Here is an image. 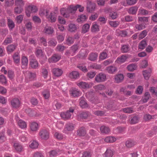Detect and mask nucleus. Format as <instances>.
I'll return each mask as SVG.
<instances>
[{
  "instance_id": "nucleus-12",
  "label": "nucleus",
  "mask_w": 157,
  "mask_h": 157,
  "mask_svg": "<svg viewBox=\"0 0 157 157\" xmlns=\"http://www.w3.org/2000/svg\"><path fill=\"white\" fill-rule=\"evenodd\" d=\"M151 70L150 68L143 71V75L144 78L146 80H147L149 79L151 75Z\"/></svg>"
},
{
  "instance_id": "nucleus-50",
  "label": "nucleus",
  "mask_w": 157,
  "mask_h": 157,
  "mask_svg": "<svg viewBox=\"0 0 157 157\" xmlns=\"http://www.w3.org/2000/svg\"><path fill=\"white\" fill-rule=\"evenodd\" d=\"M79 105L83 109L86 108L88 107V105L84 100H81L80 101Z\"/></svg>"
},
{
  "instance_id": "nucleus-23",
  "label": "nucleus",
  "mask_w": 157,
  "mask_h": 157,
  "mask_svg": "<svg viewBox=\"0 0 157 157\" xmlns=\"http://www.w3.org/2000/svg\"><path fill=\"white\" fill-rule=\"evenodd\" d=\"M90 113L88 111L83 112L80 113L79 116L82 119H86L90 116Z\"/></svg>"
},
{
  "instance_id": "nucleus-37",
  "label": "nucleus",
  "mask_w": 157,
  "mask_h": 157,
  "mask_svg": "<svg viewBox=\"0 0 157 157\" xmlns=\"http://www.w3.org/2000/svg\"><path fill=\"white\" fill-rule=\"evenodd\" d=\"M127 57L124 55H122L120 57H118L117 60L120 63H122L124 62L126 60Z\"/></svg>"
},
{
  "instance_id": "nucleus-51",
  "label": "nucleus",
  "mask_w": 157,
  "mask_h": 157,
  "mask_svg": "<svg viewBox=\"0 0 157 157\" xmlns=\"http://www.w3.org/2000/svg\"><path fill=\"white\" fill-rule=\"evenodd\" d=\"M35 54L36 57L39 59L43 56L42 51L41 49H37L35 52Z\"/></svg>"
},
{
  "instance_id": "nucleus-34",
  "label": "nucleus",
  "mask_w": 157,
  "mask_h": 157,
  "mask_svg": "<svg viewBox=\"0 0 157 157\" xmlns=\"http://www.w3.org/2000/svg\"><path fill=\"white\" fill-rule=\"evenodd\" d=\"M105 157H112L113 155V152L112 150L110 149H107L104 153Z\"/></svg>"
},
{
  "instance_id": "nucleus-54",
  "label": "nucleus",
  "mask_w": 157,
  "mask_h": 157,
  "mask_svg": "<svg viewBox=\"0 0 157 157\" xmlns=\"http://www.w3.org/2000/svg\"><path fill=\"white\" fill-rule=\"evenodd\" d=\"M144 98H143V101L144 103L147 102L150 96V94L148 92H146L144 94Z\"/></svg>"
},
{
  "instance_id": "nucleus-41",
  "label": "nucleus",
  "mask_w": 157,
  "mask_h": 157,
  "mask_svg": "<svg viewBox=\"0 0 157 157\" xmlns=\"http://www.w3.org/2000/svg\"><path fill=\"white\" fill-rule=\"evenodd\" d=\"M28 60L27 58L25 56H22L21 59V63L23 66H27Z\"/></svg>"
},
{
  "instance_id": "nucleus-39",
  "label": "nucleus",
  "mask_w": 157,
  "mask_h": 157,
  "mask_svg": "<svg viewBox=\"0 0 157 157\" xmlns=\"http://www.w3.org/2000/svg\"><path fill=\"white\" fill-rule=\"evenodd\" d=\"M90 27V26L89 24H85L82 27V33H85L89 31Z\"/></svg>"
},
{
  "instance_id": "nucleus-36",
  "label": "nucleus",
  "mask_w": 157,
  "mask_h": 157,
  "mask_svg": "<svg viewBox=\"0 0 157 157\" xmlns=\"http://www.w3.org/2000/svg\"><path fill=\"white\" fill-rule=\"evenodd\" d=\"M115 79L116 82L117 83H119L123 79V75L121 74H118L116 76Z\"/></svg>"
},
{
  "instance_id": "nucleus-35",
  "label": "nucleus",
  "mask_w": 157,
  "mask_h": 157,
  "mask_svg": "<svg viewBox=\"0 0 157 157\" xmlns=\"http://www.w3.org/2000/svg\"><path fill=\"white\" fill-rule=\"evenodd\" d=\"M18 124L20 128L24 129L26 127L27 124L26 122L22 120H19L18 121Z\"/></svg>"
},
{
  "instance_id": "nucleus-49",
  "label": "nucleus",
  "mask_w": 157,
  "mask_h": 157,
  "mask_svg": "<svg viewBox=\"0 0 157 157\" xmlns=\"http://www.w3.org/2000/svg\"><path fill=\"white\" fill-rule=\"evenodd\" d=\"M130 119L131 123L132 124H136L139 121V118L137 116L131 117Z\"/></svg>"
},
{
  "instance_id": "nucleus-19",
  "label": "nucleus",
  "mask_w": 157,
  "mask_h": 157,
  "mask_svg": "<svg viewBox=\"0 0 157 157\" xmlns=\"http://www.w3.org/2000/svg\"><path fill=\"white\" fill-rule=\"evenodd\" d=\"M61 116L64 120H67L71 118V114L68 112H66L61 113Z\"/></svg>"
},
{
  "instance_id": "nucleus-64",
  "label": "nucleus",
  "mask_w": 157,
  "mask_h": 157,
  "mask_svg": "<svg viewBox=\"0 0 157 157\" xmlns=\"http://www.w3.org/2000/svg\"><path fill=\"white\" fill-rule=\"evenodd\" d=\"M50 157H55L57 155V152L55 150H52L50 151L49 152Z\"/></svg>"
},
{
  "instance_id": "nucleus-28",
  "label": "nucleus",
  "mask_w": 157,
  "mask_h": 157,
  "mask_svg": "<svg viewBox=\"0 0 157 157\" xmlns=\"http://www.w3.org/2000/svg\"><path fill=\"white\" fill-rule=\"evenodd\" d=\"M101 132L102 133L107 134L110 132L109 128L105 126H102L100 127Z\"/></svg>"
},
{
  "instance_id": "nucleus-24",
  "label": "nucleus",
  "mask_w": 157,
  "mask_h": 157,
  "mask_svg": "<svg viewBox=\"0 0 157 157\" xmlns=\"http://www.w3.org/2000/svg\"><path fill=\"white\" fill-rule=\"evenodd\" d=\"M42 94L43 97L45 99H48L50 97V92L49 90L45 89L42 92Z\"/></svg>"
},
{
  "instance_id": "nucleus-17",
  "label": "nucleus",
  "mask_w": 157,
  "mask_h": 157,
  "mask_svg": "<svg viewBox=\"0 0 157 157\" xmlns=\"http://www.w3.org/2000/svg\"><path fill=\"white\" fill-rule=\"evenodd\" d=\"M130 50V47L128 44L122 45L121 48V52L123 53H127Z\"/></svg>"
},
{
  "instance_id": "nucleus-42",
  "label": "nucleus",
  "mask_w": 157,
  "mask_h": 157,
  "mask_svg": "<svg viewBox=\"0 0 157 157\" xmlns=\"http://www.w3.org/2000/svg\"><path fill=\"white\" fill-rule=\"evenodd\" d=\"M86 98L89 100L92 101L94 98V93L92 91H89L86 93Z\"/></svg>"
},
{
  "instance_id": "nucleus-21",
  "label": "nucleus",
  "mask_w": 157,
  "mask_h": 157,
  "mask_svg": "<svg viewBox=\"0 0 157 157\" xmlns=\"http://www.w3.org/2000/svg\"><path fill=\"white\" fill-rule=\"evenodd\" d=\"M16 45L15 44H11L8 45L7 47V52L10 54L13 52L16 48Z\"/></svg>"
},
{
  "instance_id": "nucleus-16",
  "label": "nucleus",
  "mask_w": 157,
  "mask_h": 157,
  "mask_svg": "<svg viewBox=\"0 0 157 157\" xmlns=\"http://www.w3.org/2000/svg\"><path fill=\"white\" fill-rule=\"evenodd\" d=\"M48 11H46V14L45 16L46 17L50 19L51 20L52 22H54L56 21V17L55 14H53L52 15V13H51L50 15H48Z\"/></svg>"
},
{
  "instance_id": "nucleus-56",
  "label": "nucleus",
  "mask_w": 157,
  "mask_h": 157,
  "mask_svg": "<svg viewBox=\"0 0 157 157\" xmlns=\"http://www.w3.org/2000/svg\"><path fill=\"white\" fill-rule=\"evenodd\" d=\"M90 69H94L96 70L100 69L101 68V65H98L96 63H93L91 64L89 66Z\"/></svg>"
},
{
  "instance_id": "nucleus-2",
  "label": "nucleus",
  "mask_w": 157,
  "mask_h": 157,
  "mask_svg": "<svg viewBox=\"0 0 157 157\" xmlns=\"http://www.w3.org/2000/svg\"><path fill=\"white\" fill-rule=\"evenodd\" d=\"M38 135L41 139L48 140L49 138V131L48 129L46 128H41L39 131Z\"/></svg>"
},
{
  "instance_id": "nucleus-61",
  "label": "nucleus",
  "mask_w": 157,
  "mask_h": 157,
  "mask_svg": "<svg viewBox=\"0 0 157 157\" xmlns=\"http://www.w3.org/2000/svg\"><path fill=\"white\" fill-rule=\"evenodd\" d=\"M79 46L78 44H75L71 47V49L75 54L78 49Z\"/></svg>"
},
{
  "instance_id": "nucleus-45",
  "label": "nucleus",
  "mask_w": 157,
  "mask_h": 157,
  "mask_svg": "<svg viewBox=\"0 0 157 157\" xmlns=\"http://www.w3.org/2000/svg\"><path fill=\"white\" fill-rule=\"evenodd\" d=\"M91 30L93 32L99 31V26L96 23L93 24L91 27Z\"/></svg>"
},
{
  "instance_id": "nucleus-27",
  "label": "nucleus",
  "mask_w": 157,
  "mask_h": 157,
  "mask_svg": "<svg viewBox=\"0 0 157 157\" xmlns=\"http://www.w3.org/2000/svg\"><path fill=\"white\" fill-rule=\"evenodd\" d=\"M147 45V42L145 40H142L139 43L138 48L141 50H143L145 48Z\"/></svg>"
},
{
  "instance_id": "nucleus-25",
  "label": "nucleus",
  "mask_w": 157,
  "mask_h": 157,
  "mask_svg": "<svg viewBox=\"0 0 157 157\" xmlns=\"http://www.w3.org/2000/svg\"><path fill=\"white\" fill-rule=\"evenodd\" d=\"M106 70L109 73L113 74L117 71V68L115 66H111L107 67Z\"/></svg>"
},
{
  "instance_id": "nucleus-62",
  "label": "nucleus",
  "mask_w": 157,
  "mask_h": 157,
  "mask_svg": "<svg viewBox=\"0 0 157 157\" xmlns=\"http://www.w3.org/2000/svg\"><path fill=\"white\" fill-rule=\"evenodd\" d=\"M23 16L22 15H20L16 17V19L17 23L20 24L21 23L23 19Z\"/></svg>"
},
{
  "instance_id": "nucleus-15",
  "label": "nucleus",
  "mask_w": 157,
  "mask_h": 157,
  "mask_svg": "<svg viewBox=\"0 0 157 157\" xmlns=\"http://www.w3.org/2000/svg\"><path fill=\"white\" fill-rule=\"evenodd\" d=\"M14 62L17 64H19L20 60V56L17 52L15 53L13 56Z\"/></svg>"
},
{
  "instance_id": "nucleus-10",
  "label": "nucleus",
  "mask_w": 157,
  "mask_h": 157,
  "mask_svg": "<svg viewBox=\"0 0 157 157\" xmlns=\"http://www.w3.org/2000/svg\"><path fill=\"white\" fill-rule=\"evenodd\" d=\"M69 77L71 78L77 79L80 77V74L77 71H73L69 73Z\"/></svg>"
},
{
  "instance_id": "nucleus-31",
  "label": "nucleus",
  "mask_w": 157,
  "mask_h": 157,
  "mask_svg": "<svg viewBox=\"0 0 157 157\" xmlns=\"http://www.w3.org/2000/svg\"><path fill=\"white\" fill-rule=\"evenodd\" d=\"M31 130L33 131H37L38 128V124L36 122H32L30 125Z\"/></svg>"
},
{
  "instance_id": "nucleus-29",
  "label": "nucleus",
  "mask_w": 157,
  "mask_h": 157,
  "mask_svg": "<svg viewBox=\"0 0 157 157\" xmlns=\"http://www.w3.org/2000/svg\"><path fill=\"white\" fill-rule=\"evenodd\" d=\"M135 142L133 140H129L126 142V146L128 148H130L133 146L135 144Z\"/></svg>"
},
{
  "instance_id": "nucleus-58",
  "label": "nucleus",
  "mask_w": 157,
  "mask_h": 157,
  "mask_svg": "<svg viewBox=\"0 0 157 157\" xmlns=\"http://www.w3.org/2000/svg\"><path fill=\"white\" fill-rule=\"evenodd\" d=\"M48 44L49 46L54 47L56 45L57 42L54 39H52L48 42Z\"/></svg>"
},
{
  "instance_id": "nucleus-14",
  "label": "nucleus",
  "mask_w": 157,
  "mask_h": 157,
  "mask_svg": "<svg viewBox=\"0 0 157 157\" xmlns=\"http://www.w3.org/2000/svg\"><path fill=\"white\" fill-rule=\"evenodd\" d=\"M52 72L54 75L57 77L60 76L63 73L61 69L58 68H54L52 70Z\"/></svg>"
},
{
  "instance_id": "nucleus-26",
  "label": "nucleus",
  "mask_w": 157,
  "mask_h": 157,
  "mask_svg": "<svg viewBox=\"0 0 157 157\" xmlns=\"http://www.w3.org/2000/svg\"><path fill=\"white\" fill-rule=\"evenodd\" d=\"M138 9V7L136 6L131 7L129 9L128 12L129 14L132 15L135 14L137 11Z\"/></svg>"
},
{
  "instance_id": "nucleus-7",
  "label": "nucleus",
  "mask_w": 157,
  "mask_h": 157,
  "mask_svg": "<svg viewBox=\"0 0 157 157\" xmlns=\"http://www.w3.org/2000/svg\"><path fill=\"white\" fill-rule=\"evenodd\" d=\"M30 64L31 67L33 69H37L39 67V63L35 58H32L30 59Z\"/></svg>"
},
{
  "instance_id": "nucleus-8",
  "label": "nucleus",
  "mask_w": 157,
  "mask_h": 157,
  "mask_svg": "<svg viewBox=\"0 0 157 157\" xmlns=\"http://www.w3.org/2000/svg\"><path fill=\"white\" fill-rule=\"evenodd\" d=\"M71 94L74 97H78L81 95L79 90L75 88H72L70 90Z\"/></svg>"
},
{
  "instance_id": "nucleus-40",
  "label": "nucleus",
  "mask_w": 157,
  "mask_h": 157,
  "mask_svg": "<svg viewBox=\"0 0 157 157\" xmlns=\"http://www.w3.org/2000/svg\"><path fill=\"white\" fill-rule=\"evenodd\" d=\"M13 38L11 36H9L7 37L4 40L3 44L4 45H7L12 42Z\"/></svg>"
},
{
  "instance_id": "nucleus-33",
  "label": "nucleus",
  "mask_w": 157,
  "mask_h": 157,
  "mask_svg": "<svg viewBox=\"0 0 157 157\" xmlns=\"http://www.w3.org/2000/svg\"><path fill=\"white\" fill-rule=\"evenodd\" d=\"M75 126L71 123H67L65 125V128L68 131H72L74 129Z\"/></svg>"
},
{
  "instance_id": "nucleus-38",
  "label": "nucleus",
  "mask_w": 157,
  "mask_h": 157,
  "mask_svg": "<svg viewBox=\"0 0 157 157\" xmlns=\"http://www.w3.org/2000/svg\"><path fill=\"white\" fill-rule=\"evenodd\" d=\"M137 68L136 65L134 63H132L128 65L127 67V69L130 71H133L135 70Z\"/></svg>"
},
{
  "instance_id": "nucleus-48",
  "label": "nucleus",
  "mask_w": 157,
  "mask_h": 157,
  "mask_svg": "<svg viewBox=\"0 0 157 157\" xmlns=\"http://www.w3.org/2000/svg\"><path fill=\"white\" fill-rule=\"evenodd\" d=\"M23 10V8L17 6L14 9V13L16 14H20Z\"/></svg>"
},
{
  "instance_id": "nucleus-5",
  "label": "nucleus",
  "mask_w": 157,
  "mask_h": 157,
  "mask_svg": "<svg viewBox=\"0 0 157 157\" xmlns=\"http://www.w3.org/2000/svg\"><path fill=\"white\" fill-rule=\"evenodd\" d=\"M61 57L60 55L57 53L55 54L48 59V61L50 63L57 62L60 59Z\"/></svg>"
},
{
  "instance_id": "nucleus-9",
  "label": "nucleus",
  "mask_w": 157,
  "mask_h": 157,
  "mask_svg": "<svg viewBox=\"0 0 157 157\" xmlns=\"http://www.w3.org/2000/svg\"><path fill=\"white\" fill-rule=\"evenodd\" d=\"M86 134V131L84 127H81L77 131V135L79 136H84Z\"/></svg>"
},
{
  "instance_id": "nucleus-63",
  "label": "nucleus",
  "mask_w": 157,
  "mask_h": 157,
  "mask_svg": "<svg viewBox=\"0 0 157 157\" xmlns=\"http://www.w3.org/2000/svg\"><path fill=\"white\" fill-rule=\"evenodd\" d=\"M74 41V40L73 38V37L71 36H69L66 40V43L68 45L72 44Z\"/></svg>"
},
{
  "instance_id": "nucleus-43",
  "label": "nucleus",
  "mask_w": 157,
  "mask_h": 157,
  "mask_svg": "<svg viewBox=\"0 0 157 157\" xmlns=\"http://www.w3.org/2000/svg\"><path fill=\"white\" fill-rule=\"evenodd\" d=\"M116 138L113 136H109L106 137L105 141L107 143H113L116 140Z\"/></svg>"
},
{
  "instance_id": "nucleus-52",
  "label": "nucleus",
  "mask_w": 157,
  "mask_h": 157,
  "mask_svg": "<svg viewBox=\"0 0 157 157\" xmlns=\"http://www.w3.org/2000/svg\"><path fill=\"white\" fill-rule=\"evenodd\" d=\"M38 145L39 144L37 141L33 140L29 145V147L32 149H36L38 147Z\"/></svg>"
},
{
  "instance_id": "nucleus-30",
  "label": "nucleus",
  "mask_w": 157,
  "mask_h": 157,
  "mask_svg": "<svg viewBox=\"0 0 157 157\" xmlns=\"http://www.w3.org/2000/svg\"><path fill=\"white\" fill-rule=\"evenodd\" d=\"M44 30L45 33L48 35H52L54 32L53 28L50 26L45 28Z\"/></svg>"
},
{
  "instance_id": "nucleus-46",
  "label": "nucleus",
  "mask_w": 157,
  "mask_h": 157,
  "mask_svg": "<svg viewBox=\"0 0 157 157\" xmlns=\"http://www.w3.org/2000/svg\"><path fill=\"white\" fill-rule=\"evenodd\" d=\"M147 31L146 30L143 31L139 35V39L140 40L145 37L147 36Z\"/></svg>"
},
{
  "instance_id": "nucleus-11",
  "label": "nucleus",
  "mask_w": 157,
  "mask_h": 157,
  "mask_svg": "<svg viewBox=\"0 0 157 157\" xmlns=\"http://www.w3.org/2000/svg\"><path fill=\"white\" fill-rule=\"evenodd\" d=\"M95 4L91 2H90L87 3V10L89 12H91L93 11L94 10L95 8Z\"/></svg>"
},
{
  "instance_id": "nucleus-1",
  "label": "nucleus",
  "mask_w": 157,
  "mask_h": 157,
  "mask_svg": "<svg viewBox=\"0 0 157 157\" xmlns=\"http://www.w3.org/2000/svg\"><path fill=\"white\" fill-rule=\"evenodd\" d=\"M78 5L74 6L73 5L69 6L67 8H63L61 9L60 12L63 17L65 18L69 17L70 14H74L77 9V8L79 6Z\"/></svg>"
},
{
  "instance_id": "nucleus-13",
  "label": "nucleus",
  "mask_w": 157,
  "mask_h": 157,
  "mask_svg": "<svg viewBox=\"0 0 157 157\" xmlns=\"http://www.w3.org/2000/svg\"><path fill=\"white\" fill-rule=\"evenodd\" d=\"M68 27V31L72 33L75 32L78 28L76 25L72 23H71L69 25Z\"/></svg>"
},
{
  "instance_id": "nucleus-60",
  "label": "nucleus",
  "mask_w": 157,
  "mask_h": 157,
  "mask_svg": "<svg viewBox=\"0 0 157 157\" xmlns=\"http://www.w3.org/2000/svg\"><path fill=\"white\" fill-rule=\"evenodd\" d=\"M96 74L95 71H90L87 74L86 76L87 78H89L90 79L93 78Z\"/></svg>"
},
{
  "instance_id": "nucleus-22",
  "label": "nucleus",
  "mask_w": 157,
  "mask_h": 157,
  "mask_svg": "<svg viewBox=\"0 0 157 157\" xmlns=\"http://www.w3.org/2000/svg\"><path fill=\"white\" fill-rule=\"evenodd\" d=\"M98 55L97 53H91L89 55L88 59L91 61H94L97 60Z\"/></svg>"
},
{
  "instance_id": "nucleus-4",
  "label": "nucleus",
  "mask_w": 157,
  "mask_h": 157,
  "mask_svg": "<svg viewBox=\"0 0 157 157\" xmlns=\"http://www.w3.org/2000/svg\"><path fill=\"white\" fill-rule=\"evenodd\" d=\"M13 146L15 151L18 153L23 151V146L19 142H15L13 143Z\"/></svg>"
},
{
  "instance_id": "nucleus-44",
  "label": "nucleus",
  "mask_w": 157,
  "mask_h": 157,
  "mask_svg": "<svg viewBox=\"0 0 157 157\" xmlns=\"http://www.w3.org/2000/svg\"><path fill=\"white\" fill-rule=\"evenodd\" d=\"M39 41L40 44L43 45L44 46L46 47L47 45L46 39L44 37L39 38Z\"/></svg>"
},
{
  "instance_id": "nucleus-18",
  "label": "nucleus",
  "mask_w": 157,
  "mask_h": 157,
  "mask_svg": "<svg viewBox=\"0 0 157 157\" xmlns=\"http://www.w3.org/2000/svg\"><path fill=\"white\" fill-rule=\"evenodd\" d=\"M7 25L9 30L11 31L15 26V24L13 21L10 18L7 19Z\"/></svg>"
},
{
  "instance_id": "nucleus-20",
  "label": "nucleus",
  "mask_w": 157,
  "mask_h": 157,
  "mask_svg": "<svg viewBox=\"0 0 157 157\" xmlns=\"http://www.w3.org/2000/svg\"><path fill=\"white\" fill-rule=\"evenodd\" d=\"M77 85L80 88L82 89H88L90 88L89 84L85 82H80Z\"/></svg>"
},
{
  "instance_id": "nucleus-57",
  "label": "nucleus",
  "mask_w": 157,
  "mask_h": 157,
  "mask_svg": "<svg viewBox=\"0 0 157 157\" xmlns=\"http://www.w3.org/2000/svg\"><path fill=\"white\" fill-rule=\"evenodd\" d=\"M124 112L126 113H131L134 112L133 108L131 107H127L123 109Z\"/></svg>"
},
{
  "instance_id": "nucleus-47",
  "label": "nucleus",
  "mask_w": 157,
  "mask_h": 157,
  "mask_svg": "<svg viewBox=\"0 0 157 157\" xmlns=\"http://www.w3.org/2000/svg\"><path fill=\"white\" fill-rule=\"evenodd\" d=\"M15 4L16 6L23 8L25 5V2L23 0H15Z\"/></svg>"
},
{
  "instance_id": "nucleus-55",
  "label": "nucleus",
  "mask_w": 157,
  "mask_h": 157,
  "mask_svg": "<svg viewBox=\"0 0 157 157\" xmlns=\"http://www.w3.org/2000/svg\"><path fill=\"white\" fill-rule=\"evenodd\" d=\"M77 67L84 73L87 72L88 71L86 66L84 65H79L77 66Z\"/></svg>"
},
{
  "instance_id": "nucleus-32",
  "label": "nucleus",
  "mask_w": 157,
  "mask_h": 157,
  "mask_svg": "<svg viewBox=\"0 0 157 157\" xmlns=\"http://www.w3.org/2000/svg\"><path fill=\"white\" fill-rule=\"evenodd\" d=\"M108 53L105 50L102 52L99 55V59L101 60H104L107 58L108 57Z\"/></svg>"
},
{
  "instance_id": "nucleus-3",
  "label": "nucleus",
  "mask_w": 157,
  "mask_h": 157,
  "mask_svg": "<svg viewBox=\"0 0 157 157\" xmlns=\"http://www.w3.org/2000/svg\"><path fill=\"white\" fill-rule=\"evenodd\" d=\"M95 79L98 82H104L106 79V75L103 73H100L96 75Z\"/></svg>"
},
{
  "instance_id": "nucleus-6",
  "label": "nucleus",
  "mask_w": 157,
  "mask_h": 157,
  "mask_svg": "<svg viewBox=\"0 0 157 157\" xmlns=\"http://www.w3.org/2000/svg\"><path fill=\"white\" fill-rule=\"evenodd\" d=\"M11 105L13 108H17L19 107L20 102L18 98H14L11 100Z\"/></svg>"
},
{
  "instance_id": "nucleus-59",
  "label": "nucleus",
  "mask_w": 157,
  "mask_h": 157,
  "mask_svg": "<svg viewBox=\"0 0 157 157\" xmlns=\"http://www.w3.org/2000/svg\"><path fill=\"white\" fill-rule=\"evenodd\" d=\"M155 116H151L149 114H146L144 115V119L146 121H148L151 119H154Z\"/></svg>"
},
{
  "instance_id": "nucleus-53",
  "label": "nucleus",
  "mask_w": 157,
  "mask_h": 157,
  "mask_svg": "<svg viewBox=\"0 0 157 157\" xmlns=\"http://www.w3.org/2000/svg\"><path fill=\"white\" fill-rule=\"evenodd\" d=\"M138 15H145L148 14V11L142 8H140L139 10Z\"/></svg>"
}]
</instances>
